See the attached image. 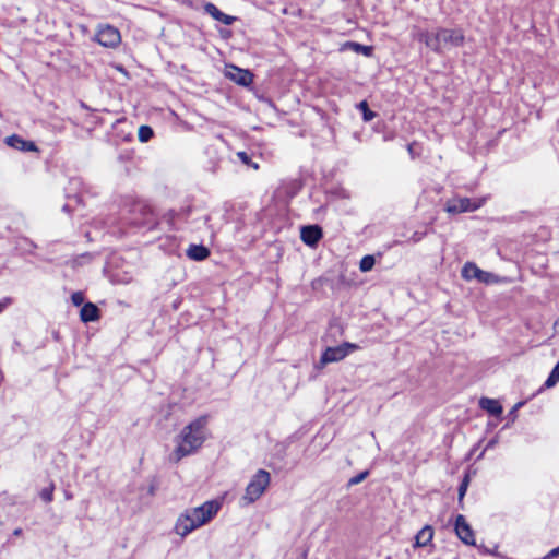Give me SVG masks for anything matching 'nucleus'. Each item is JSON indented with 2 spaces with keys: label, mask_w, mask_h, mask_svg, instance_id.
Listing matches in <instances>:
<instances>
[{
  "label": "nucleus",
  "mask_w": 559,
  "mask_h": 559,
  "mask_svg": "<svg viewBox=\"0 0 559 559\" xmlns=\"http://www.w3.org/2000/svg\"><path fill=\"white\" fill-rule=\"evenodd\" d=\"M209 417L200 416L183 427L178 436V444L170 454V461L178 463L183 457L194 454L206 439Z\"/></svg>",
  "instance_id": "1"
},
{
  "label": "nucleus",
  "mask_w": 559,
  "mask_h": 559,
  "mask_svg": "<svg viewBox=\"0 0 559 559\" xmlns=\"http://www.w3.org/2000/svg\"><path fill=\"white\" fill-rule=\"evenodd\" d=\"M416 38L438 55L463 46L465 36L460 28L438 27L435 31H418Z\"/></svg>",
  "instance_id": "2"
},
{
  "label": "nucleus",
  "mask_w": 559,
  "mask_h": 559,
  "mask_svg": "<svg viewBox=\"0 0 559 559\" xmlns=\"http://www.w3.org/2000/svg\"><path fill=\"white\" fill-rule=\"evenodd\" d=\"M222 508V501L218 499L205 501L197 508L187 509L179 515L176 524H206L218 513Z\"/></svg>",
  "instance_id": "3"
},
{
  "label": "nucleus",
  "mask_w": 559,
  "mask_h": 559,
  "mask_svg": "<svg viewBox=\"0 0 559 559\" xmlns=\"http://www.w3.org/2000/svg\"><path fill=\"white\" fill-rule=\"evenodd\" d=\"M486 202V198L480 199H469L456 197L447 201L444 211L451 215L465 213V212H474L480 209Z\"/></svg>",
  "instance_id": "4"
},
{
  "label": "nucleus",
  "mask_w": 559,
  "mask_h": 559,
  "mask_svg": "<svg viewBox=\"0 0 559 559\" xmlns=\"http://www.w3.org/2000/svg\"><path fill=\"white\" fill-rule=\"evenodd\" d=\"M270 473L265 469H259L249 481L243 498L249 502H254L263 495L270 484Z\"/></svg>",
  "instance_id": "5"
},
{
  "label": "nucleus",
  "mask_w": 559,
  "mask_h": 559,
  "mask_svg": "<svg viewBox=\"0 0 559 559\" xmlns=\"http://www.w3.org/2000/svg\"><path fill=\"white\" fill-rule=\"evenodd\" d=\"M95 39L104 47L114 48L121 41V35L118 28L107 24L99 26V29L95 35Z\"/></svg>",
  "instance_id": "6"
},
{
  "label": "nucleus",
  "mask_w": 559,
  "mask_h": 559,
  "mask_svg": "<svg viewBox=\"0 0 559 559\" xmlns=\"http://www.w3.org/2000/svg\"><path fill=\"white\" fill-rule=\"evenodd\" d=\"M225 76L236 84L248 87L253 83V73L248 69H241L237 66H229L225 71Z\"/></svg>",
  "instance_id": "7"
},
{
  "label": "nucleus",
  "mask_w": 559,
  "mask_h": 559,
  "mask_svg": "<svg viewBox=\"0 0 559 559\" xmlns=\"http://www.w3.org/2000/svg\"><path fill=\"white\" fill-rule=\"evenodd\" d=\"M191 211V206H183L180 210H168L156 224L166 223L170 229L178 230L179 227L176 226V223L178 221L187 222Z\"/></svg>",
  "instance_id": "8"
},
{
  "label": "nucleus",
  "mask_w": 559,
  "mask_h": 559,
  "mask_svg": "<svg viewBox=\"0 0 559 559\" xmlns=\"http://www.w3.org/2000/svg\"><path fill=\"white\" fill-rule=\"evenodd\" d=\"M322 238V227L317 224L306 225L300 228V239L310 248H316Z\"/></svg>",
  "instance_id": "9"
},
{
  "label": "nucleus",
  "mask_w": 559,
  "mask_h": 559,
  "mask_svg": "<svg viewBox=\"0 0 559 559\" xmlns=\"http://www.w3.org/2000/svg\"><path fill=\"white\" fill-rule=\"evenodd\" d=\"M492 273L480 270L475 263L466 262L462 269V277L464 280H477L479 283H490Z\"/></svg>",
  "instance_id": "10"
},
{
  "label": "nucleus",
  "mask_w": 559,
  "mask_h": 559,
  "mask_svg": "<svg viewBox=\"0 0 559 559\" xmlns=\"http://www.w3.org/2000/svg\"><path fill=\"white\" fill-rule=\"evenodd\" d=\"M160 486L158 476H151L139 487V499L143 504H148Z\"/></svg>",
  "instance_id": "11"
},
{
  "label": "nucleus",
  "mask_w": 559,
  "mask_h": 559,
  "mask_svg": "<svg viewBox=\"0 0 559 559\" xmlns=\"http://www.w3.org/2000/svg\"><path fill=\"white\" fill-rule=\"evenodd\" d=\"M347 355H348V350L346 348H344V346H342V345H338L335 347H328L323 352V354L320 358V364L324 366L330 362H335V361L342 360Z\"/></svg>",
  "instance_id": "12"
},
{
  "label": "nucleus",
  "mask_w": 559,
  "mask_h": 559,
  "mask_svg": "<svg viewBox=\"0 0 559 559\" xmlns=\"http://www.w3.org/2000/svg\"><path fill=\"white\" fill-rule=\"evenodd\" d=\"M5 143L21 152H37L38 148L33 141H26L17 134L10 135L5 139Z\"/></svg>",
  "instance_id": "13"
},
{
  "label": "nucleus",
  "mask_w": 559,
  "mask_h": 559,
  "mask_svg": "<svg viewBox=\"0 0 559 559\" xmlns=\"http://www.w3.org/2000/svg\"><path fill=\"white\" fill-rule=\"evenodd\" d=\"M203 8L206 14L225 25H231L236 21L235 16L225 14L212 2H206Z\"/></svg>",
  "instance_id": "14"
},
{
  "label": "nucleus",
  "mask_w": 559,
  "mask_h": 559,
  "mask_svg": "<svg viewBox=\"0 0 559 559\" xmlns=\"http://www.w3.org/2000/svg\"><path fill=\"white\" fill-rule=\"evenodd\" d=\"M99 318H100V310L95 304L87 301L82 306V308L80 310V319L82 322H84V323L95 322V321L99 320Z\"/></svg>",
  "instance_id": "15"
},
{
  "label": "nucleus",
  "mask_w": 559,
  "mask_h": 559,
  "mask_svg": "<svg viewBox=\"0 0 559 559\" xmlns=\"http://www.w3.org/2000/svg\"><path fill=\"white\" fill-rule=\"evenodd\" d=\"M479 407L493 417H500L503 412L499 401L489 397H481L479 400Z\"/></svg>",
  "instance_id": "16"
},
{
  "label": "nucleus",
  "mask_w": 559,
  "mask_h": 559,
  "mask_svg": "<svg viewBox=\"0 0 559 559\" xmlns=\"http://www.w3.org/2000/svg\"><path fill=\"white\" fill-rule=\"evenodd\" d=\"M210 249L204 245H190L187 249V257L193 261H203L210 255Z\"/></svg>",
  "instance_id": "17"
},
{
  "label": "nucleus",
  "mask_w": 559,
  "mask_h": 559,
  "mask_svg": "<svg viewBox=\"0 0 559 559\" xmlns=\"http://www.w3.org/2000/svg\"><path fill=\"white\" fill-rule=\"evenodd\" d=\"M456 536L466 545L476 546L475 535L472 526H451Z\"/></svg>",
  "instance_id": "18"
},
{
  "label": "nucleus",
  "mask_w": 559,
  "mask_h": 559,
  "mask_svg": "<svg viewBox=\"0 0 559 559\" xmlns=\"http://www.w3.org/2000/svg\"><path fill=\"white\" fill-rule=\"evenodd\" d=\"M433 537L432 526H423L421 530L415 535V547L427 546Z\"/></svg>",
  "instance_id": "19"
},
{
  "label": "nucleus",
  "mask_w": 559,
  "mask_h": 559,
  "mask_svg": "<svg viewBox=\"0 0 559 559\" xmlns=\"http://www.w3.org/2000/svg\"><path fill=\"white\" fill-rule=\"evenodd\" d=\"M346 46L353 50L354 52L356 53H361L366 57H371L372 53H373V47L372 46H367V45H362L360 43H356V41H348L346 44Z\"/></svg>",
  "instance_id": "20"
},
{
  "label": "nucleus",
  "mask_w": 559,
  "mask_h": 559,
  "mask_svg": "<svg viewBox=\"0 0 559 559\" xmlns=\"http://www.w3.org/2000/svg\"><path fill=\"white\" fill-rule=\"evenodd\" d=\"M357 108L360 110L362 120L366 122L371 121L377 116V114L369 108L367 100L358 103Z\"/></svg>",
  "instance_id": "21"
},
{
  "label": "nucleus",
  "mask_w": 559,
  "mask_h": 559,
  "mask_svg": "<svg viewBox=\"0 0 559 559\" xmlns=\"http://www.w3.org/2000/svg\"><path fill=\"white\" fill-rule=\"evenodd\" d=\"M154 136V130L147 124H143L139 128L138 138L142 143L148 142Z\"/></svg>",
  "instance_id": "22"
},
{
  "label": "nucleus",
  "mask_w": 559,
  "mask_h": 559,
  "mask_svg": "<svg viewBox=\"0 0 559 559\" xmlns=\"http://www.w3.org/2000/svg\"><path fill=\"white\" fill-rule=\"evenodd\" d=\"M376 264L374 255L367 254L364 255L359 262V270L364 273L369 272L373 269Z\"/></svg>",
  "instance_id": "23"
},
{
  "label": "nucleus",
  "mask_w": 559,
  "mask_h": 559,
  "mask_svg": "<svg viewBox=\"0 0 559 559\" xmlns=\"http://www.w3.org/2000/svg\"><path fill=\"white\" fill-rule=\"evenodd\" d=\"M559 382V361L555 365L552 370L550 371L548 378L546 379L544 386L552 388Z\"/></svg>",
  "instance_id": "24"
},
{
  "label": "nucleus",
  "mask_w": 559,
  "mask_h": 559,
  "mask_svg": "<svg viewBox=\"0 0 559 559\" xmlns=\"http://www.w3.org/2000/svg\"><path fill=\"white\" fill-rule=\"evenodd\" d=\"M237 157L243 165L253 169H259V164L252 160V156L248 152L240 151L237 153Z\"/></svg>",
  "instance_id": "25"
},
{
  "label": "nucleus",
  "mask_w": 559,
  "mask_h": 559,
  "mask_svg": "<svg viewBox=\"0 0 559 559\" xmlns=\"http://www.w3.org/2000/svg\"><path fill=\"white\" fill-rule=\"evenodd\" d=\"M53 484H50V486L43 488L39 492V497L44 502H51L53 497Z\"/></svg>",
  "instance_id": "26"
},
{
  "label": "nucleus",
  "mask_w": 559,
  "mask_h": 559,
  "mask_svg": "<svg viewBox=\"0 0 559 559\" xmlns=\"http://www.w3.org/2000/svg\"><path fill=\"white\" fill-rule=\"evenodd\" d=\"M368 476H369V471H368V469L362 471V472H360L359 474H357L356 476L352 477V478L348 480L347 486H348V487H352V486L358 485V484H360L361 481H364Z\"/></svg>",
  "instance_id": "27"
},
{
  "label": "nucleus",
  "mask_w": 559,
  "mask_h": 559,
  "mask_svg": "<svg viewBox=\"0 0 559 559\" xmlns=\"http://www.w3.org/2000/svg\"><path fill=\"white\" fill-rule=\"evenodd\" d=\"M468 485H469V475L465 474L460 486H459V490H457L460 500H462L463 497L465 496Z\"/></svg>",
  "instance_id": "28"
},
{
  "label": "nucleus",
  "mask_w": 559,
  "mask_h": 559,
  "mask_svg": "<svg viewBox=\"0 0 559 559\" xmlns=\"http://www.w3.org/2000/svg\"><path fill=\"white\" fill-rule=\"evenodd\" d=\"M287 443L281 442L274 447V455L283 460L287 454Z\"/></svg>",
  "instance_id": "29"
},
{
  "label": "nucleus",
  "mask_w": 559,
  "mask_h": 559,
  "mask_svg": "<svg viewBox=\"0 0 559 559\" xmlns=\"http://www.w3.org/2000/svg\"><path fill=\"white\" fill-rule=\"evenodd\" d=\"M199 526H175L174 531L176 532V534L180 535L181 538H183L185 536H187L189 533H191L192 531H194Z\"/></svg>",
  "instance_id": "30"
},
{
  "label": "nucleus",
  "mask_w": 559,
  "mask_h": 559,
  "mask_svg": "<svg viewBox=\"0 0 559 559\" xmlns=\"http://www.w3.org/2000/svg\"><path fill=\"white\" fill-rule=\"evenodd\" d=\"M85 296L82 292H75L71 295L72 304L76 307L83 306Z\"/></svg>",
  "instance_id": "31"
},
{
  "label": "nucleus",
  "mask_w": 559,
  "mask_h": 559,
  "mask_svg": "<svg viewBox=\"0 0 559 559\" xmlns=\"http://www.w3.org/2000/svg\"><path fill=\"white\" fill-rule=\"evenodd\" d=\"M523 404H524L523 402H519V403H516V404L512 407V409L509 412L508 417H509V418H511L512 420H514V418L516 417V412H518V409H519L521 406H523Z\"/></svg>",
  "instance_id": "32"
},
{
  "label": "nucleus",
  "mask_w": 559,
  "mask_h": 559,
  "mask_svg": "<svg viewBox=\"0 0 559 559\" xmlns=\"http://www.w3.org/2000/svg\"><path fill=\"white\" fill-rule=\"evenodd\" d=\"M425 235H426V233H418V231H416V233L413 234L412 240L414 242H417V241L421 240Z\"/></svg>",
  "instance_id": "33"
},
{
  "label": "nucleus",
  "mask_w": 559,
  "mask_h": 559,
  "mask_svg": "<svg viewBox=\"0 0 559 559\" xmlns=\"http://www.w3.org/2000/svg\"><path fill=\"white\" fill-rule=\"evenodd\" d=\"M342 346H344V348H346L348 352H349V349L354 350V349L358 348V346L356 344H353L349 342L343 343Z\"/></svg>",
  "instance_id": "34"
},
{
  "label": "nucleus",
  "mask_w": 559,
  "mask_h": 559,
  "mask_svg": "<svg viewBox=\"0 0 559 559\" xmlns=\"http://www.w3.org/2000/svg\"><path fill=\"white\" fill-rule=\"evenodd\" d=\"M453 524H467V523L465 521L464 515L459 514V515H456Z\"/></svg>",
  "instance_id": "35"
},
{
  "label": "nucleus",
  "mask_w": 559,
  "mask_h": 559,
  "mask_svg": "<svg viewBox=\"0 0 559 559\" xmlns=\"http://www.w3.org/2000/svg\"><path fill=\"white\" fill-rule=\"evenodd\" d=\"M497 443H498V440L496 438L489 440L488 443L486 444L485 451L493 448Z\"/></svg>",
  "instance_id": "36"
},
{
  "label": "nucleus",
  "mask_w": 559,
  "mask_h": 559,
  "mask_svg": "<svg viewBox=\"0 0 559 559\" xmlns=\"http://www.w3.org/2000/svg\"><path fill=\"white\" fill-rule=\"evenodd\" d=\"M307 550H300V552L297 556V559H307Z\"/></svg>",
  "instance_id": "37"
},
{
  "label": "nucleus",
  "mask_w": 559,
  "mask_h": 559,
  "mask_svg": "<svg viewBox=\"0 0 559 559\" xmlns=\"http://www.w3.org/2000/svg\"><path fill=\"white\" fill-rule=\"evenodd\" d=\"M8 301H9V299H7L5 301H0V313H1V312L4 310V308L7 307Z\"/></svg>",
  "instance_id": "38"
},
{
  "label": "nucleus",
  "mask_w": 559,
  "mask_h": 559,
  "mask_svg": "<svg viewBox=\"0 0 559 559\" xmlns=\"http://www.w3.org/2000/svg\"><path fill=\"white\" fill-rule=\"evenodd\" d=\"M64 496L67 500H70L73 498L72 493H70L68 490L64 491Z\"/></svg>",
  "instance_id": "39"
},
{
  "label": "nucleus",
  "mask_w": 559,
  "mask_h": 559,
  "mask_svg": "<svg viewBox=\"0 0 559 559\" xmlns=\"http://www.w3.org/2000/svg\"><path fill=\"white\" fill-rule=\"evenodd\" d=\"M22 534V528L21 527H17L14 532H13V535L14 536H19Z\"/></svg>",
  "instance_id": "40"
},
{
  "label": "nucleus",
  "mask_w": 559,
  "mask_h": 559,
  "mask_svg": "<svg viewBox=\"0 0 559 559\" xmlns=\"http://www.w3.org/2000/svg\"><path fill=\"white\" fill-rule=\"evenodd\" d=\"M62 210L68 213L71 211L68 204L63 205Z\"/></svg>",
  "instance_id": "41"
},
{
  "label": "nucleus",
  "mask_w": 559,
  "mask_h": 559,
  "mask_svg": "<svg viewBox=\"0 0 559 559\" xmlns=\"http://www.w3.org/2000/svg\"><path fill=\"white\" fill-rule=\"evenodd\" d=\"M407 150H408V152L412 154V153H413V144H408V145H407Z\"/></svg>",
  "instance_id": "42"
}]
</instances>
